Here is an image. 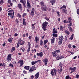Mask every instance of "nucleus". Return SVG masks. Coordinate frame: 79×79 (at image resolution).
<instances>
[{
    "mask_svg": "<svg viewBox=\"0 0 79 79\" xmlns=\"http://www.w3.org/2000/svg\"><path fill=\"white\" fill-rule=\"evenodd\" d=\"M23 24L24 26H26L27 24H26V21H23Z\"/></svg>",
    "mask_w": 79,
    "mask_h": 79,
    "instance_id": "obj_39",
    "label": "nucleus"
},
{
    "mask_svg": "<svg viewBox=\"0 0 79 79\" xmlns=\"http://www.w3.org/2000/svg\"><path fill=\"white\" fill-rule=\"evenodd\" d=\"M68 47H69V48H71V44H69V45H68Z\"/></svg>",
    "mask_w": 79,
    "mask_h": 79,
    "instance_id": "obj_49",
    "label": "nucleus"
},
{
    "mask_svg": "<svg viewBox=\"0 0 79 79\" xmlns=\"http://www.w3.org/2000/svg\"><path fill=\"white\" fill-rule=\"evenodd\" d=\"M41 10L42 11H47V10H48L47 6L46 5L44 6H42Z\"/></svg>",
    "mask_w": 79,
    "mask_h": 79,
    "instance_id": "obj_7",
    "label": "nucleus"
},
{
    "mask_svg": "<svg viewBox=\"0 0 79 79\" xmlns=\"http://www.w3.org/2000/svg\"><path fill=\"white\" fill-rule=\"evenodd\" d=\"M64 39V38H63V37L60 36L59 37V40H63Z\"/></svg>",
    "mask_w": 79,
    "mask_h": 79,
    "instance_id": "obj_31",
    "label": "nucleus"
},
{
    "mask_svg": "<svg viewBox=\"0 0 79 79\" xmlns=\"http://www.w3.org/2000/svg\"><path fill=\"white\" fill-rule=\"evenodd\" d=\"M43 60V62L44 63V65L46 66V65L47 64V62L48 61V59L47 58Z\"/></svg>",
    "mask_w": 79,
    "mask_h": 79,
    "instance_id": "obj_10",
    "label": "nucleus"
},
{
    "mask_svg": "<svg viewBox=\"0 0 79 79\" xmlns=\"http://www.w3.org/2000/svg\"><path fill=\"white\" fill-rule=\"evenodd\" d=\"M8 12H10L8 13V16H10L11 18L12 19H13V18H14V13H15L14 10H9Z\"/></svg>",
    "mask_w": 79,
    "mask_h": 79,
    "instance_id": "obj_3",
    "label": "nucleus"
},
{
    "mask_svg": "<svg viewBox=\"0 0 79 79\" xmlns=\"http://www.w3.org/2000/svg\"><path fill=\"white\" fill-rule=\"evenodd\" d=\"M24 61L23 60H19V61H18V63H20V66H22L23 64H24Z\"/></svg>",
    "mask_w": 79,
    "mask_h": 79,
    "instance_id": "obj_8",
    "label": "nucleus"
},
{
    "mask_svg": "<svg viewBox=\"0 0 79 79\" xmlns=\"http://www.w3.org/2000/svg\"><path fill=\"white\" fill-rule=\"evenodd\" d=\"M65 33H66L67 35H69V32L68 31L65 30L64 31Z\"/></svg>",
    "mask_w": 79,
    "mask_h": 79,
    "instance_id": "obj_26",
    "label": "nucleus"
},
{
    "mask_svg": "<svg viewBox=\"0 0 79 79\" xmlns=\"http://www.w3.org/2000/svg\"><path fill=\"white\" fill-rule=\"evenodd\" d=\"M31 49V48L30 47H28V48L27 50V53H29V51H30V49Z\"/></svg>",
    "mask_w": 79,
    "mask_h": 79,
    "instance_id": "obj_42",
    "label": "nucleus"
},
{
    "mask_svg": "<svg viewBox=\"0 0 79 79\" xmlns=\"http://www.w3.org/2000/svg\"><path fill=\"white\" fill-rule=\"evenodd\" d=\"M44 19H46L47 21H49L50 19L47 17H45Z\"/></svg>",
    "mask_w": 79,
    "mask_h": 79,
    "instance_id": "obj_41",
    "label": "nucleus"
},
{
    "mask_svg": "<svg viewBox=\"0 0 79 79\" xmlns=\"http://www.w3.org/2000/svg\"><path fill=\"white\" fill-rule=\"evenodd\" d=\"M34 12H35V9L32 8L30 13V15H31V16H34Z\"/></svg>",
    "mask_w": 79,
    "mask_h": 79,
    "instance_id": "obj_11",
    "label": "nucleus"
},
{
    "mask_svg": "<svg viewBox=\"0 0 79 79\" xmlns=\"http://www.w3.org/2000/svg\"><path fill=\"white\" fill-rule=\"evenodd\" d=\"M52 54L53 57H56L58 55V54L56 52V51L53 52H52Z\"/></svg>",
    "mask_w": 79,
    "mask_h": 79,
    "instance_id": "obj_12",
    "label": "nucleus"
},
{
    "mask_svg": "<svg viewBox=\"0 0 79 79\" xmlns=\"http://www.w3.org/2000/svg\"><path fill=\"white\" fill-rule=\"evenodd\" d=\"M22 52H24V51L25 50V48H23L22 49Z\"/></svg>",
    "mask_w": 79,
    "mask_h": 79,
    "instance_id": "obj_63",
    "label": "nucleus"
},
{
    "mask_svg": "<svg viewBox=\"0 0 79 79\" xmlns=\"http://www.w3.org/2000/svg\"><path fill=\"white\" fill-rule=\"evenodd\" d=\"M35 78L37 79L39 77V72H38L36 73L35 75Z\"/></svg>",
    "mask_w": 79,
    "mask_h": 79,
    "instance_id": "obj_14",
    "label": "nucleus"
},
{
    "mask_svg": "<svg viewBox=\"0 0 79 79\" xmlns=\"http://www.w3.org/2000/svg\"><path fill=\"white\" fill-rule=\"evenodd\" d=\"M53 33H57V31H56V29L55 27L54 28L53 30Z\"/></svg>",
    "mask_w": 79,
    "mask_h": 79,
    "instance_id": "obj_24",
    "label": "nucleus"
},
{
    "mask_svg": "<svg viewBox=\"0 0 79 79\" xmlns=\"http://www.w3.org/2000/svg\"><path fill=\"white\" fill-rule=\"evenodd\" d=\"M66 9V6L64 5L60 8V10H62V13H65V15H67L68 14V12H67V10Z\"/></svg>",
    "mask_w": 79,
    "mask_h": 79,
    "instance_id": "obj_1",
    "label": "nucleus"
},
{
    "mask_svg": "<svg viewBox=\"0 0 79 79\" xmlns=\"http://www.w3.org/2000/svg\"><path fill=\"white\" fill-rule=\"evenodd\" d=\"M9 66H11V67H14V65H13V64L10 63L9 64Z\"/></svg>",
    "mask_w": 79,
    "mask_h": 79,
    "instance_id": "obj_50",
    "label": "nucleus"
},
{
    "mask_svg": "<svg viewBox=\"0 0 79 79\" xmlns=\"http://www.w3.org/2000/svg\"><path fill=\"white\" fill-rule=\"evenodd\" d=\"M27 8H31V4H30V1H29V0H27Z\"/></svg>",
    "mask_w": 79,
    "mask_h": 79,
    "instance_id": "obj_9",
    "label": "nucleus"
},
{
    "mask_svg": "<svg viewBox=\"0 0 79 79\" xmlns=\"http://www.w3.org/2000/svg\"><path fill=\"white\" fill-rule=\"evenodd\" d=\"M36 69H37V68L35 67V65H34L30 68L29 70V72H30V73H32V71H35Z\"/></svg>",
    "mask_w": 79,
    "mask_h": 79,
    "instance_id": "obj_5",
    "label": "nucleus"
},
{
    "mask_svg": "<svg viewBox=\"0 0 79 79\" xmlns=\"http://www.w3.org/2000/svg\"><path fill=\"white\" fill-rule=\"evenodd\" d=\"M69 69L71 71L70 72V73L72 74L73 73H74V72H75V71H76V67H74L73 68L70 67L69 68Z\"/></svg>",
    "mask_w": 79,
    "mask_h": 79,
    "instance_id": "obj_6",
    "label": "nucleus"
},
{
    "mask_svg": "<svg viewBox=\"0 0 79 79\" xmlns=\"http://www.w3.org/2000/svg\"><path fill=\"white\" fill-rule=\"evenodd\" d=\"M63 71V68L62 67H61L60 69V72H62Z\"/></svg>",
    "mask_w": 79,
    "mask_h": 79,
    "instance_id": "obj_59",
    "label": "nucleus"
},
{
    "mask_svg": "<svg viewBox=\"0 0 79 79\" xmlns=\"http://www.w3.org/2000/svg\"><path fill=\"white\" fill-rule=\"evenodd\" d=\"M24 69H26V70H29V66H25L24 67Z\"/></svg>",
    "mask_w": 79,
    "mask_h": 79,
    "instance_id": "obj_22",
    "label": "nucleus"
},
{
    "mask_svg": "<svg viewBox=\"0 0 79 79\" xmlns=\"http://www.w3.org/2000/svg\"><path fill=\"white\" fill-rule=\"evenodd\" d=\"M28 47H30L31 48V43H30V42H28Z\"/></svg>",
    "mask_w": 79,
    "mask_h": 79,
    "instance_id": "obj_55",
    "label": "nucleus"
},
{
    "mask_svg": "<svg viewBox=\"0 0 79 79\" xmlns=\"http://www.w3.org/2000/svg\"><path fill=\"white\" fill-rule=\"evenodd\" d=\"M56 53H60V49L59 50H56Z\"/></svg>",
    "mask_w": 79,
    "mask_h": 79,
    "instance_id": "obj_54",
    "label": "nucleus"
},
{
    "mask_svg": "<svg viewBox=\"0 0 79 79\" xmlns=\"http://www.w3.org/2000/svg\"><path fill=\"white\" fill-rule=\"evenodd\" d=\"M57 14L58 15V16H59V17H60V12H57Z\"/></svg>",
    "mask_w": 79,
    "mask_h": 79,
    "instance_id": "obj_57",
    "label": "nucleus"
},
{
    "mask_svg": "<svg viewBox=\"0 0 79 79\" xmlns=\"http://www.w3.org/2000/svg\"><path fill=\"white\" fill-rule=\"evenodd\" d=\"M69 23V27H71V26H72V23L70 22V23Z\"/></svg>",
    "mask_w": 79,
    "mask_h": 79,
    "instance_id": "obj_35",
    "label": "nucleus"
},
{
    "mask_svg": "<svg viewBox=\"0 0 79 79\" xmlns=\"http://www.w3.org/2000/svg\"><path fill=\"white\" fill-rule=\"evenodd\" d=\"M4 3V1L3 0H1L0 1V4H3Z\"/></svg>",
    "mask_w": 79,
    "mask_h": 79,
    "instance_id": "obj_34",
    "label": "nucleus"
},
{
    "mask_svg": "<svg viewBox=\"0 0 79 79\" xmlns=\"http://www.w3.org/2000/svg\"><path fill=\"white\" fill-rule=\"evenodd\" d=\"M79 77V75L78 74H77L76 75L75 78H77V79H78Z\"/></svg>",
    "mask_w": 79,
    "mask_h": 79,
    "instance_id": "obj_47",
    "label": "nucleus"
},
{
    "mask_svg": "<svg viewBox=\"0 0 79 79\" xmlns=\"http://www.w3.org/2000/svg\"><path fill=\"white\" fill-rule=\"evenodd\" d=\"M65 27H63L62 25H60V30L61 31H63V29H64Z\"/></svg>",
    "mask_w": 79,
    "mask_h": 79,
    "instance_id": "obj_19",
    "label": "nucleus"
},
{
    "mask_svg": "<svg viewBox=\"0 0 79 79\" xmlns=\"http://www.w3.org/2000/svg\"><path fill=\"white\" fill-rule=\"evenodd\" d=\"M11 3V1L10 0H8V3Z\"/></svg>",
    "mask_w": 79,
    "mask_h": 79,
    "instance_id": "obj_58",
    "label": "nucleus"
},
{
    "mask_svg": "<svg viewBox=\"0 0 79 79\" xmlns=\"http://www.w3.org/2000/svg\"><path fill=\"white\" fill-rule=\"evenodd\" d=\"M23 4L24 7H26V4H25V3H24V2L23 3Z\"/></svg>",
    "mask_w": 79,
    "mask_h": 79,
    "instance_id": "obj_64",
    "label": "nucleus"
},
{
    "mask_svg": "<svg viewBox=\"0 0 79 79\" xmlns=\"http://www.w3.org/2000/svg\"><path fill=\"white\" fill-rule=\"evenodd\" d=\"M52 35L55 37H57V34L55 33L52 34Z\"/></svg>",
    "mask_w": 79,
    "mask_h": 79,
    "instance_id": "obj_30",
    "label": "nucleus"
},
{
    "mask_svg": "<svg viewBox=\"0 0 79 79\" xmlns=\"http://www.w3.org/2000/svg\"><path fill=\"white\" fill-rule=\"evenodd\" d=\"M68 21H67V23H71V18L69 17L68 19Z\"/></svg>",
    "mask_w": 79,
    "mask_h": 79,
    "instance_id": "obj_20",
    "label": "nucleus"
},
{
    "mask_svg": "<svg viewBox=\"0 0 79 79\" xmlns=\"http://www.w3.org/2000/svg\"><path fill=\"white\" fill-rule=\"evenodd\" d=\"M59 66H60L61 68H62V67L63 66V63H61L60 62L59 64Z\"/></svg>",
    "mask_w": 79,
    "mask_h": 79,
    "instance_id": "obj_38",
    "label": "nucleus"
},
{
    "mask_svg": "<svg viewBox=\"0 0 79 79\" xmlns=\"http://www.w3.org/2000/svg\"><path fill=\"white\" fill-rule=\"evenodd\" d=\"M18 8L19 9V10H22V8H23V7H22V5L20 3L18 4Z\"/></svg>",
    "mask_w": 79,
    "mask_h": 79,
    "instance_id": "obj_16",
    "label": "nucleus"
},
{
    "mask_svg": "<svg viewBox=\"0 0 79 79\" xmlns=\"http://www.w3.org/2000/svg\"><path fill=\"white\" fill-rule=\"evenodd\" d=\"M6 66V62H3L2 63V67H3L4 69L5 68V67Z\"/></svg>",
    "mask_w": 79,
    "mask_h": 79,
    "instance_id": "obj_18",
    "label": "nucleus"
},
{
    "mask_svg": "<svg viewBox=\"0 0 79 79\" xmlns=\"http://www.w3.org/2000/svg\"><path fill=\"white\" fill-rule=\"evenodd\" d=\"M7 58H11V54H9L7 56Z\"/></svg>",
    "mask_w": 79,
    "mask_h": 79,
    "instance_id": "obj_45",
    "label": "nucleus"
},
{
    "mask_svg": "<svg viewBox=\"0 0 79 79\" xmlns=\"http://www.w3.org/2000/svg\"><path fill=\"white\" fill-rule=\"evenodd\" d=\"M13 64H16V61H14L12 62Z\"/></svg>",
    "mask_w": 79,
    "mask_h": 79,
    "instance_id": "obj_62",
    "label": "nucleus"
},
{
    "mask_svg": "<svg viewBox=\"0 0 79 79\" xmlns=\"http://www.w3.org/2000/svg\"><path fill=\"white\" fill-rule=\"evenodd\" d=\"M20 3H24V2H26L24 1V0H20Z\"/></svg>",
    "mask_w": 79,
    "mask_h": 79,
    "instance_id": "obj_40",
    "label": "nucleus"
},
{
    "mask_svg": "<svg viewBox=\"0 0 79 79\" xmlns=\"http://www.w3.org/2000/svg\"><path fill=\"white\" fill-rule=\"evenodd\" d=\"M31 79H34V77L33 75H31Z\"/></svg>",
    "mask_w": 79,
    "mask_h": 79,
    "instance_id": "obj_60",
    "label": "nucleus"
},
{
    "mask_svg": "<svg viewBox=\"0 0 79 79\" xmlns=\"http://www.w3.org/2000/svg\"><path fill=\"white\" fill-rule=\"evenodd\" d=\"M51 43L52 44H53L54 43V42H55V40H51Z\"/></svg>",
    "mask_w": 79,
    "mask_h": 79,
    "instance_id": "obj_48",
    "label": "nucleus"
},
{
    "mask_svg": "<svg viewBox=\"0 0 79 79\" xmlns=\"http://www.w3.org/2000/svg\"><path fill=\"white\" fill-rule=\"evenodd\" d=\"M26 15H27V13H23V18H24L25 16H26Z\"/></svg>",
    "mask_w": 79,
    "mask_h": 79,
    "instance_id": "obj_37",
    "label": "nucleus"
},
{
    "mask_svg": "<svg viewBox=\"0 0 79 79\" xmlns=\"http://www.w3.org/2000/svg\"><path fill=\"white\" fill-rule=\"evenodd\" d=\"M62 43H63V40H60L58 42V44L59 45H61L62 44Z\"/></svg>",
    "mask_w": 79,
    "mask_h": 79,
    "instance_id": "obj_21",
    "label": "nucleus"
},
{
    "mask_svg": "<svg viewBox=\"0 0 79 79\" xmlns=\"http://www.w3.org/2000/svg\"><path fill=\"white\" fill-rule=\"evenodd\" d=\"M50 2L51 3H54L55 2V0H50Z\"/></svg>",
    "mask_w": 79,
    "mask_h": 79,
    "instance_id": "obj_33",
    "label": "nucleus"
},
{
    "mask_svg": "<svg viewBox=\"0 0 79 79\" xmlns=\"http://www.w3.org/2000/svg\"><path fill=\"white\" fill-rule=\"evenodd\" d=\"M19 43H20V45H23L25 43V42L23 41L22 40H19L18 41Z\"/></svg>",
    "mask_w": 79,
    "mask_h": 79,
    "instance_id": "obj_13",
    "label": "nucleus"
},
{
    "mask_svg": "<svg viewBox=\"0 0 79 79\" xmlns=\"http://www.w3.org/2000/svg\"><path fill=\"white\" fill-rule=\"evenodd\" d=\"M74 3L75 4L77 3V0H75L74 1Z\"/></svg>",
    "mask_w": 79,
    "mask_h": 79,
    "instance_id": "obj_61",
    "label": "nucleus"
},
{
    "mask_svg": "<svg viewBox=\"0 0 79 79\" xmlns=\"http://www.w3.org/2000/svg\"><path fill=\"white\" fill-rule=\"evenodd\" d=\"M15 47H13L12 48L11 50V52H13V51H15Z\"/></svg>",
    "mask_w": 79,
    "mask_h": 79,
    "instance_id": "obj_25",
    "label": "nucleus"
},
{
    "mask_svg": "<svg viewBox=\"0 0 79 79\" xmlns=\"http://www.w3.org/2000/svg\"><path fill=\"white\" fill-rule=\"evenodd\" d=\"M56 59L57 60H60V56L59 55L57 56L56 57Z\"/></svg>",
    "mask_w": 79,
    "mask_h": 79,
    "instance_id": "obj_27",
    "label": "nucleus"
},
{
    "mask_svg": "<svg viewBox=\"0 0 79 79\" xmlns=\"http://www.w3.org/2000/svg\"><path fill=\"white\" fill-rule=\"evenodd\" d=\"M6 60H8L9 61H10L11 60V57H7L6 58Z\"/></svg>",
    "mask_w": 79,
    "mask_h": 79,
    "instance_id": "obj_28",
    "label": "nucleus"
},
{
    "mask_svg": "<svg viewBox=\"0 0 79 79\" xmlns=\"http://www.w3.org/2000/svg\"><path fill=\"white\" fill-rule=\"evenodd\" d=\"M36 61H32V62H31V64L32 65H34V64H36Z\"/></svg>",
    "mask_w": 79,
    "mask_h": 79,
    "instance_id": "obj_32",
    "label": "nucleus"
},
{
    "mask_svg": "<svg viewBox=\"0 0 79 79\" xmlns=\"http://www.w3.org/2000/svg\"><path fill=\"white\" fill-rule=\"evenodd\" d=\"M12 42H13V40H8V42H10V43H12Z\"/></svg>",
    "mask_w": 79,
    "mask_h": 79,
    "instance_id": "obj_46",
    "label": "nucleus"
},
{
    "mask_svg": "<svg viewBox=\"0 0 79 79\" xmlns=\"http://www.w3.org/2000/svg\"><path fill=\"white\" fill-rule=\"evenodd\" d=\"M36 55L38 56H40V57H42L43 56V52H41L40 53H37Z\"/></svg>",
    "mask_w": 79,
    "mask_h": 79,
    "instance_id": "obj_15",
    "label": "nucleus"
},
{
    "mask_svg": "<svg viewBox=\"0 0 79 79\" xmlns=\"http://www.w3.org/2000/svg\"><path fill=\"white\" fill-rule=\"evenodd\" d=\"M56 71H57V70H56V69H53L51 72V74L52 75V76H56Z\"/></svg>",
    "mask_w": 79,
    "mask_h": 79,
    "instance_id": "obj_4",
    "label": "nucleus"
},
{
    "mask_svg": "<svg viewBox=\"0 0 79 79\" xmlns=\"http://www.w3.org/2000/svg\"><path fill=\"white\" fill-rule=\"evenodd\" d=\"M69 76L67 75L65 77V79H69Z\"/></svg>",
    "mask_w": 79,
    "mask_h": 79,
    "instance_id": "obj_51",
    "label": "nucleus"
},
{
    "mask_svg": "<svg viewBox=\"0 0 79 79\" xmlns=\"http://www.w3.org/2000/svg\"><path fill=\"white\" fill-rule=\"evenodd\" d=\"M48 42V40H44V45H46V44Z\"/></svg>",
    "mask_w": 79,
    "mask_h": 79,
    "instance_id": "obj_23",
    "label": "nucleus"
},
{
    "mask_svg": "<svg viewBox=\"0 0 79 79\" xmlns=\"http://www.w3.org/2000/svg\"><path fill=\"white\" fill-rule=\"evenodd\" d=\"M40 45L41 46H42L43 45V41L42 40L40 41Z\"/></svg>",
    "mask_w": 79,
    "mask_h": 79,
    "instance_id": "obj_43",
    "label": "nucleus"
},
{
    "mask_svg": "<svg viewBox=\"0 0 79 79\" xmlns=\"http://www.w3.org/2000/svg\"><path fill=\"white\" fill-rule=\"evenodd\" d=\"M77 14H78V15H79V9H77Z\"/></svg>",
    "mask_w": 79,
    "mask_h": 79,
    "instance_id": "obj_56",
    "label": "nucleus"
},
{
    "mask_svg": "<svg viewBox=\"0 0 79 79\" xmlns=\"http://www.w3.org/2000/svg\"><path fill=\"white\" fill-rule=\"evenodd\" d=\"M73 37H74V34H73L70 37L71 40H73Z\"/></svg>",
    "mask_w": 79,
    "mask_h": 79,
    "instance_id": "obj_36",
    "label": "nucleus"
},
{
    "mask_svg": "<svg viewBox=\"0 0 79 79\" xmlns=\"http://www.w3.org/2000/svg\"><path fill=\"white\" fill-rule=\"evenodd\" d=\"M15 22L17 24H18V23H19V21H18V19H16V20H15Z\"/></svg>",
    "mask_w": 79,
    "mask_h": 79,
    "instance_id": "obj_53",
    "label": "nucleus"
},
{
    "mask_svg": "<svg viewBox=\"0 0 79 79\" xmlns=\"http://www.w3.org/2000/svg\"><path fill=\"white\" fill-rule=\"evenodd\" d=\"M48 22H44L42 24V28L44 31H47V29L46 28L47 25H48Z\"/></svg>",
    "mask_w": 79,
    "mask_h": 79,
    "instance_id": "obj_2",
    "label": "nucleus"
},
{
    "mask_svg": "<svg viewBox=\"0 0 79 79\" xmlns=\"http://www.w3.org/2000/svg\"><path fill=\"white\" fill-rule=\"evenodd\" d=\"M19 44H20L19 43V41H18V42L17 45V48H18V47H19Z\"/></svg>",
    "mask_w": 79,
    "mask_h": 79,
    "instance_id": "obj_44",
    "label": "nucleus"
},
{
    "mask_svg": "<svg viewBox=\"0 0 79 79\" xmlns=\"http://www.w3.org/2000/svg\"><path fill=\"white\" fill-rule=\"evenodd\" d=\"M40 4L41 6H44L46 5H45V4H44V2L43 1L40 2Z\"/></svg>",
    "mask_w": 79,
    "mask_h": 79,
    "instance_id": "obj_17",
    "label": "nucleus"
},
{
    "mask_svg": "<svg viewBox=\"0 0 79 79\" xmlns=\"http://www.w3.org/2000/svg\"><path fill=\"white\" fill-rule=\"evenodd\" d=\"M35 40H39V37L37 36L35 37Z\"/></svg>",
    "mask_w": 79,
    "mask_h": 79,
    "instance_id": "obj_52",
    "label": "nucleus"
},
{
    "mask_svg": "<svg viewBox=\"0 0 79 79\" xmlns=\"http://www.w3.org/2000/svg\"><path fill=\"white\" fill-rule=\"evenodd\" d=\"M69 31H70L71 32H73V28L71 27H69Z\"/></svg>",
    "mask_w": 79,
    "mask_h": 79,
    "instance_id": "obj_29",
    "label": "nucleus"
}]
</instances>
